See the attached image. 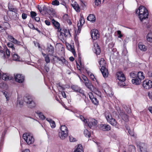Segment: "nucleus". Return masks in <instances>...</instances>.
<instances>
[{"label": "nucleus", "mask_w": 152, "mask_h": 152, "mask_svg": "<svg viewBox=\"0 0 152 152\" xmlns=\"http://www.w3.org/2000/svg\"><path fill=\"white\" fill-rule=\"evenodd\" d=\"M136 12L139 14V18L142 22L148 18V10L143 6H140L138 9L136 10Z\"/></svg>", "instance_id": "obj_1"}, {"label": "nucleus", "mask_w": 152, "mask_h": 152, "mask_svg": "<svg viewBox=\"0 0 152 152\" xmlns=\"http://www.w3.org/2000/svg\"><path fill=\"white\" fill-rule=\"evenodd\" d=\"M99 64L100 66L101 67L100 71L104 77H107L108 76V71L105 67L106 62L104 59L101 58L99 61Z\"/></svg>", "instance_id": "obj_2"}, {"label": "nucleus", "mask_w": 152, "mask_h": 152, "mask_svg": "<svg viewBox=\"0 0 152 152\" xmlns=\"http://www.w3.org/2000/svg\"><path fill=\"white\" fill-rule=\"evenodd\" d=\"M117 79L119 80L118 84L119 86L123 87L125 85V81L126 80V77L124 74L121 71H119L116 74Z\"/></svg>", "instance_id": "obj_3"}, {"label": "nucleus", "mask_w": 152, "mask_h": 152, "mask_svg": "<svg viewBox=\"0 0 152 152\" xmlns=\"http://www.w3.org/2000/svg\"><path fill=\"white\" fill-rule=\"evenodd\" d=\"M23 138L28 145L33 143L34 142V140L33 135L30 133L24 134L23 135Z\"/></svg>", "instance_id": "obj_4"}, {"label": "nucleus", "mask_w": 152, "mask_h": 152, "mask_svg": "<svg viewBox=\"0 0 152 152\" xmlns=\"http://www.w3.org/2000/svg\"><path fill=\"white\" fill-rule=\"evenodd\" d=\"M23 100L28 107L32 108L35 106V103L30 96H25L23 97Z\"/></svg>", "instance_id": "obj_5"}, {"label": "nucleus", "mask_w": 152, "mask_h": 152, "mask_svg": "<svg viewBox=\"0 0 152 152\" xmlns=\"http://www.w3.org/2000/svg\"><path fill=\"white\" fill-rule=\"evenodd\" d=\"M136 144L140 152H148L147 151V145L146 144L140 142H136Z\"/></svg>", "instance_id": "obj_6"}, {"label": "nucleus", "mask_w": 152, "mask_h": 152, "mask_svg": "<svg viewBox=\"0 0 152 152\" xmlns=\"http://www.w3.org/2000/svg\"><path fill=\"white\" fill-rule=\"evenodd\" d=\"M86 123L87 124L89 127L92 129L93 126L96 125L97 124V121L94 119L90 118L87 120H86Z\"/></svg>", "instance_id": "obj_7"}, {"label": "nucleus", "mask_w": 152, "mask_h": 152, "mask_svg": "<svg viewBox=\"0 0 152 152\" xmlns=\"http://www.w3.org/2000/svg\"><path fill=\"white\" fill-rule=\"evenodd\" d=\"M142 85L145 88L149 89L152 87V82L150 80H145L143 81Z\"/></svg>", "instance_id": "obj_8"}, {"label": "nucleus", "mask_w": 152, "mask_h": 152, "mask_svg": "<svg viewBox=\"0 0 152 152\" xmlns=\"http://www.w3.org/2000/svg\"><path fill=\"white\" fill-rule=\"evenodd\" d=\"M91 36L93 40H95L99 37L98 31L96 29H93L91 31Z\"/></svg>", "instance_id": "obj_9"}, {"label": "nucleus", "mask_w": 152, "mask_h": 152, "mask_svg": "<svg viewBox=\"0 0 152 152\" xmlns=\"http://www.w3.org/2000/svg\"><path fill=\"white\" fill-rule=\"evenodd\" d=\"M98 126L100 129L103 131H108L110 130L111 129L110 126L106 124H100Z\"/></svg>", "instance_id": "obj_10"}, {"label": "nucleus", "mask_w": 152, "mask_h": 152, "mask_svg": "<svg viewBox=\"0 0 152 152\" xmlns=\"http://www.w3.org/2000/svg\"><path fill=\"white\" fill-rule=\"evenodd\" d=\"M15 80L16 81L19 83H23L24 80V77L21 75L17 74L15 76Z\"/></svg>", "instance_id": "obj_11"}, {"label": "nucleus", "mask_w": 152, "mask_h": 152, "mask_svg": "<svg viewBox=\"0 0 152 152\" xmlns=\"http://www.w3.org/2000/svg\"><path fill=\"white\" fill-rule=\"evenodd\" d=\"M57 59L56 61L61 65H63L65 64H66L67 62L65 60V59L63 57L59 58L58 56L55 57Z\"/></svg>", "instance_id": "obj_12"}, {"label": "nucleus", "mask_w": 152, "mask_h": 152, "mask_svg": "<svg viewBox=\"0 0 152 152\" xmlns=\"http://www.w3.org/2000/svg\"><path fill=\"white\" fill-rule=\"evenodd\" d=\"M89 97L93 103L95 105H97L99 103V101L96 97L94 96L92 93H90L88 94Z\"/></svg>", "instance_id": "obj_13"}, {"label": "nucleus", "mask_w": 152, "mask_h": 152, "mask_svg": "<svg viewBox=\"0 0 152 152\" xmlns=\"http://www.w3.org/2000/svg\"><path fill=\"white\" fill-rule=\"evenodd\" d=\"M94 53L96 55H99L101 52V50L98 44L97 43H94Z\"/></svg>", "instance_id": "obj_14"}, {"label": "nucleus", "mask_w": 152, "mask_h": 152, "mask_svg": "<svg viewBox=\"0 0 152 152\" xmlns=\"http://www.w3.org/2000/svg\"><path fill=\"white\" fill-rule=\"evenodd\" d=\"M47 52L49 53V54L50 55H52L54 52V49L53 47L51 45H50L46 49Z\"/></svg>", "instance_id": "obj_15"}, {"label": "nucleus", "mask_w": 152, "mask_h": 152, "mask_svg": "<svg viewBox=\"0 0 152 152\" xmlns=\"http://www.w3.org/2000/svg\"><path fill=\"white\" fill-rule=\"evenodd\" d=\"M141 80L137 77L132 80V83L137 85H140L141 83Z\"/></svg>", "instance_id": "obj_16"}, {"label": "nucleus", "mask_w": 152, "mask_h": 152, "mask_svg": "<svg viewBox=\"0 0 152 152\" xmlns=\"http://www.w3.org/2000/svg\"><path fill=\"white\" fill-rule=\"evenodd\" d=\"M79 21L80 22V23H78L77 24V26L78 28V32H80L81 27L85 22V20L83 18H81L80 19V20Z\"/></svg>", "instance_id": "obj_17"}, {"label": "nucleus", "mask_w": 152, "mask_h": 152, "mask_svg": "<svg viewBox=\"0 0 152 152\" xmlns=\"http://www.w3.org/2000/svg\"><path fill=\"white\" fill-rule=\"evenodd\" d=\"M67 133L64 132H60L59 133V136L61 139H64L68 135Z\"/></svg>", "instance_id": "obj_18"}, {"label": "nucleus", "mask_w": 152, "mask_h": 152, "mask_svg": "<svg viewBox=\"0 0 152 152\" xmlns=\"http://www.w3.org/2000/svg\"><path fill=\"white\" fill-rule=\"evenodd\" d=\"M87 20L92 22H95L96 20L95 17L93 14H90L87 18Z\"/></svg>", "instance_id": "obj_19"}, {"label": "nucleus", "mask_w": 152, "mask_h": 152, "mask_svg": "<svg viewBox=\"0 0 152 152\" xmlns=\"http://www.w3.org/2000/svg\"><path fill=\"white\" fill-rule=\"evenodd\" d=\"M110 124L111 125H113V126H114L116 128H118V126L117 124V123L115 120L113 118L109 122Z\"/></svg>", "instance_id": "obj_20"}, {"label": "nucleus", "mask_w": 152, "mask_h": 152, "mask_svg": "<svg viewBox=\"0 0 152 152\" xmlns=\"http://www.w3.org/2000/svg\"><path fill=\"white\" fill-rule=\"evenodd\" d=\"M110 124L111 125H113V126H114L116 128H118V126L117 124V123L115 120L113 118L109 122Z\"/></svg>", "instance_id": "obj_21"}, {"label": "nucleus", "mask_w": 152, "mask_h": 152, "mask_svg": "<svg viewBox=\"0 0 152 152\" xmlns=\"http://www.w3.org/2000/svg\"><path fill=\"white\" fill-rule=\"evenodd\" d=\"M138 47L142 51H145L147 50L146 47L142 42H140L139 43Z\"/></svg>", "instance_id": "obj_22"}, {"label": "nucleus", "mask_w": 152, "mask_h": 152, "mask_svg": "<svg viewBox=\"0 0 152 152\" xmlns=\"http://www.w3.org/2000/svg\"><path fill=\"white\" fill-rule=\"evenodd\" d=\"M52 22L53 25L57 29L59 30L60 29V24L58 22L55 20L54 19L52 20Z\"/></svg>", "instance_id": "obj_23"}, {"label": "nucleus", "mask_w": 152, "mask_h": 152, "mask_svg": "<svg viewBox=\"0 0 152 152\" xmlns=\"http://www.w3.org/2000/svg\"><path fill=\"white\" fill-rule=\"evenodd\" d=\"M85 86L89 89H91L92 85L91 82L88 80L86 81L85 82Z\"/></svg>", "instance_id": "obj_24"}, {"label": "nucleus", "mask_w": 152, "mask_h": 152, "mask_svg": "<svg viewBox=\"0 0 152 152\" xmlns=\"http://www.w3.org/2000/svg\"><path fill=\"white\" fill-rule=\"evenodd\" d=\"M137 77L141 80L145 78L144 74L142 72H138L137 74Z\"/></svg>", "instance_id": "obj_25"}, {"label": "nucleus", "mask_w": 152, "mask_h": 152, "mask_svg": "<svg viewBox=\"0 0 152 152\" xmlns=\"http://www.w3.org/2000/svg\"><path fill=\"white\" fill-rule=\"evenodd\" d=\"M74 152H83V148L81 145H78L77 148Z\"/></svg>", "instance_id": "obj_26"}, {"label": "nucleus", "mask_w": 152, "mask_h": 152, "mask_svg": "<svg viewBox=\"0 0 152 152\" xmlns=\"http://www.w3.org/2000/svg\"><path fill=\"white\" fill-rule=\"evenodd\" d=\"M146 39L148 41L152 42V33H148L146 36Z\"/></svg>", "instance_id": "obj_27"}, {"label": "nucleus", "mask_w": 152, "mask_h": 152, "mask_svg": "<svg viewBox=\"0 0 152 152\" xmlns=\"http://www.w3.org/2000/svg\"><path fill=\"white\" fill-rule=\"evenodd\" d=\"M61 132H66V133H67V134H68V130L67 128L65 125H62L61 126Z\"/></svg>", "instance_id": "obj_28"}, {"label": "nucleus", "mask_w": 152, "mask_h": 152, "mask_svg": "<svg viewBox=\"0 0 152 152\" xmlns=\"http://www.w3.org/2000/svg\"><path fill=\"white\" fill-rule=\"evenodd\" d=\"M36 113L37 114L40 118L44 120L45 119V117L42 113L40 112L39 111H37L36 112Z\"/></svg>", "instance_id": "obj_29"}, {"label": "nucleus", "mask_w": 152, "mask_h": 152, "mask_svg": "<svg viewBox=\"0 0 152 152\" xmlns=\"http://www.w3.org/2000/svg\"><path fill=\"white\" fill-rule=\"evenodd\" d=\"M106 120L108 122H109L113 118L111 115L109 113L106 114L105 115Z\"/></svg>", "instance_id": "obj_30"}, {"label": "nucleus", "mask_w": 152, "mask_h": 152, "mask_svg": "<svg viewBox=\"0 0 152 152\" xmlns=\"http://www.w3.org/2000/svg\"><path fill=\"white\" fill-rule=\"evenodd\" d=\"M7 131V130L6 129H5L4 130V131L3 133L2 134V137H1V142H0V151L1 150V148H2V147L3 145V143L2 142H3V140L2 139L3 137L5 135V134L6 133V132Z\"/></svg>", "instance_id": "obj_31"}, {"label": "nucleus", "mask_w": 152, "mask_h": 152, "mask_svg": "<svg viewBox=\"0 0 152 152\" xmlns=\"http://www.w3.org/2000/svg\"><path fill=\"white\" fill-rule=\"evenodd\" d=\"M64 35L65 37H70L71 36V35L70 31L68 30L65 29L64 31Z\"/></svg>", "instance_id": "obj_32"}, {"label": "nucleus", "mask_w": 152, "mask_h": 152, "mask_svg": "<svg viewBox=\"0 0 152 152\" xmlns=\"http://www.w3.org/2000/svg\"><path fill=\"white\" fill-rule=\"evenodd\" d=\"M80 88L79 86L76 85H73L71 86V88L76 92L78 91Z\"/></svg>", "instance_id": "obj_33"}, {"label": "nucleus", "mask_w": 152, "mask_h": 152, "mask_svg": "<svg viewBox=\"0 0 152 152\" xmlns=\"http://www.w3.org/2000/svg\"><path fill=\"white\" fill-rule=\"evenodd\" d=\"M121 117L122 119L126 122H127L129 121L128 116L125 114H122Z\"/></svg>", "instance_id": "obj_34"}, {"label": "nucleus", "mask_w": 152, "mask_h": 152, "mask_svg": "<svg viewBox=\"0 0 152 152\" xmlns=\"http://www.w3.org/2000/svg\"><path fill=\"white\" fill-rule=\"evenodd\" d=\"M77 92H78L81 94V95L83 97H86V95L84 93V91L82 89L80 88L79 89Z\"/></svg>", "instance_id": "obj_35"}, {"label": "nucleus", "mask_w": 152, "mask_h": 152, "mask_svg": "<svg viewBox=\"0 0 152 152\" xmlns=\"http://www.w3.org/2000/svg\"><path fill=\"white\" fill-rule=\"evenodd\" d=\"M128 149L130 152H134L135 151V146L132 145H129V146Z\"/></svg>", "instance_id": "obj_36"}, {"label": "nucleus", "mask_w": 152, "mask_h": 152, "mask_svg": "<svg viewBox=\"0 0 152 152\" xmlns=\"http://www.w3.org/2000/svg\"><path fill=\"white\" fill-rule=\"evenodd\" d=\"M57 86L59 91L61 92V91H63L64 90V88L61 86L59 83L57 84Z\"/></svg>", "instance_id": "obj_37"}, {"label": "nucleus", "mask_w": 152, "mask_h": 152, "mask_svg": "<svg viewBox=\"0 0 152 152\" xmlns=\"http://www.w3.org/2000/svg\"><path fill=\"white\" fill-rule=\"evenodd\" d=\"M84 133L86 137H90L91 136V134L90 132L88 130L86 129H85L84 130Z\"/></svg>", "instance_id": "obj_38"}, {"label": "nucleus", "mask_w": 152, "mask_h": 152, "mask_svg": "<svg viewBox=\"0 0 152 152\" xmlns=\"http://www.w3.org/2000/svg\"><path fill=\"white\" fill-rule=\"evenodd\" d=\"M73 7L75 10L77 12H79L80 11V9L79 7V5L78 4H74Z\"/></svg>", "instance_id": "obj_39"}, {"label": "nucleus", "mask_w": 152, "mask_h": 152, "mask_svg": "<svg viewBox=\"0 0 152 152\" xmlns=\"http://www.w3.org/2000/svg\"><path fill=\"white\" fill-rule=\"evenodd\" d=\"M12 57L13 60L17 61H19V57L18 56V54H14L13 55H12Z\"/></svg>", "instance_id": "obj_40"}, {"label": "nucleus", "mask_w": 152, "mask_h": 152, "mask_svg": "<svg viewBox=\"0 0 152 152\" xmlns=\"http://www.w3.org/2000/svg\"><path fill=\"white\" fill-rule=\"evenodd\" d=\"M8 47L11 48L12 50H14L15 48L14 47L13 44L11 42H9L7 43V44Z\"/></svg>", "instance_id": "obj_41"}, {"label": "nucleus", "mask_w": 152, "mask_h": 152, "mask_svg": "<svg viewBox=\"0 0 152 152\" xmlns=\"http://www.w3.org/2000/svg\"><path fill=\"white\" fill-rule=\"evenodd\" d=\"M130 76L131 77L134 79L137 77V73L136 72H132L130 74Z\"/></svg>", "instance_id": "obj_42"}, {"label": "nucleus", "mask_w": 152, "mask_h": 152, "mask_svg": "<svg viewBox=\"0 0 152 152\" xmlns=\"http://www.w3.org/2000/svg\"><path fill=\"white\" fill-rule=\"evenodd\" d=\"M51 4L54 6H58L59 4V2L58 0H54L52 1Z\"/></svg>", "instance_id": "obj_43"}, {"label": "nucleus", "mask_w": 152, "mask_h": 152, "mask_svg": "<svg viewBox=\"0 0 152 152\" xmlns=\"http://www.w3.org/2000/svg\"><path fill=\"white\" fill-rule=\"evenodd\" d=\"M4 50L6 51V54L7 56V57L8 58L10 55V51L7 48V47L6 46H5V47L4 48Z\"/></svg>", "instance_id": "obj_44"}, {"label": "nucleus", "mask_w": 152, "mask_h": 152, "mask_svg": "<svg viewBox=\"0 0 152 152\" xmlns=\"http://www.w3.org/2000/svg\"><path fill=\"white\" fill-rule=\"evenodd\" d=\"M125 127L126 128V129L128 130V132L129 134L131 136H134V135L133 132L131 131L130 129L126 125L125 126Z\"/></svg>", "instance_id": "obj_45"}, {"label": "nucleus", "mask_w": 152, "mask_h": 152, "mask_svg": "<svg viewBox=\"0 0 152 152\" xmlns=\"http://www.w3.org/2000/svg\"><path fill=\"white\" fill-rule=\"evenodd\" d=\"M3 94L6 97V98L7 99V101L9 100L10 99L9 95L7 92L4 91L3 92Z\"/></svg>", "instance_id": "obj_46"}, {"label": "nucleus", "mask_w": 152, "mask_h": 152, "mask_svg": "<svg viewBox=\"0 0 152 152\" xmlns=\"http://www.w3.org/2000/svg\"><path fill=\"white\" fill-rule=\"evenodd\" d=\"M53 12V9L50 7H48L47 13L50 15L52 14Z\"/></svg>", "instance_id": "obj_47"}, {"label": "nucleus", "mask_w": 152, "mask_h": 152, "mask_svg": "<svg viewBox=\"0 0 152 152\" xmlns=\"http://www.w3.org/2000/svg\"><path fill=\"white\" fill-rule=\"evenodd\" d=\"M8 38L9 40L11 42H13L14 41V40L15 39V38H14V37L10 35H8Z\"/></svg>", "instance_id": "obj_48"}, {"label": "nucleus", "mask_w": 152, "mask_h": 152, "mask_svg": "<svg viewBox=\"0 0 152 152\" xmlns=\"http://www.w3.org/2000/svg\"><path fill=\"white\" fill-rule=\"evenodd\" d=\"M45 61L47 63H49L50 61V59L48 55H47L45 57Z\"/></svg>", "instance_id": "obj_49"}, {"label": "nucleus", "mask_w": 152, "mask_h": 152, "mask_svg": "<svg viewBox=\"0 0 152 152\" xmlns=\"http://www.w3.org/2000/svg\"><path fill=\"white\" fill-rule=\"evenodd\" d=\"M7 75L6 74H3L2 76V79L5 80H7Z\"/></svg>", "instance_id": "obj_50"}, {"label": "nucleus", "mask_w": 152, "mask_h": 152, "mask_svg": "<svg viewBox=\"0 0 152 152\" xmlns=\"http://www.w3.org/2000/svg\"><path fill=\"white\" fill-rule=\"evenodd\" d=\"M69 141L70 142H75L76 141V140L75 138H74L72 136H69Z\"/></svg>", "instance_id": "obj_51"}, {"label": "nucleus", "mask_w": 152, "mask_h": 152, "mask_svg": "<svg viewBox=\"0 0 152 152\" xmlns=\"http://www.w3.org/2000/svg\"><path fill=\"white\" fill-rule=\"evenodd\" d=\"M30 15L31 17L33 18L34 17L36 16L37 14L35 12L31 11L30 12Z\"/></svg>", "instance_id": "obj_52"}, {"label": "nucleus", "mask_w": 152, "mask_h": 152, "mask_svg": "<svg viewBox=\"0 0 152 152\" xmlns=\"http://www.w3.org/2000/svg\"><path fill=\"white\" fill-rule=\"evenodd\" d=\"M51 127L52 128H54L56 127L55 122L54 121H53L50 124Z\"/></svg>", "instance_id": "obj_53"}, {"label": "nucleus", "mask_w": 152, "mask_h": 152, "mask_svg": "<svg viewBox=\"0 0 152 152\" xmlns=\"http://www.w3.org/2000/svg\"><path fill=\"white\" fill-rule=\"evenodd\" d=\"M17 103L18 104H19L20 105L22 106L23 104V100L19 99V98H18V100L17 101Z\"/></svg>", "instance_id": "obj_54"}, {"label": "nucleus", "mask_w": 152, "mask_h": 152, "mask_svg": "<svg viewBox=\"0 0 152 152\" xmlns=\"http://www.w3.org/2000/svg\"><path fill=\"white\" fill-rule=\"evenodd\" d=\"M95 4L96 5L99 6L101 4L100 0H95Z\"/></svg>", "instance_id": "obj_55"}, {"label": "nucleus", "mask_w": 152, "mask_h": 152, "mask_svg": "<svg viewBox=\"0 0 152 152\" xmlns=\"http://www.w3.org/2000/svg\"><path fill=\"white\" fill-rule=\"evenodd\" d=\"M28 26L31 28L32 29H35V28L34 25L31 23H29L28 24Z\"/></svg>", "instance_id": "obj_56"}, {"label": "nucleus", "mask_w": 152, "mask_h": 152, "mask_svg": "<svg viewBox=\"0 0 152 152\" xmlns=\"http://www.w3.org/2000/svg\"><path fill=\"white\" fill-rule=\"evenodd\" d=\"M79 117L82 121H83L85 123H86V120H87L85 119L84 117L82 115H79Z\"/></svg>", "instance_id": "obj_57"}, {"label": "nucleus", "mask_w": 152, "mask_h": 152, "mask_svg": "<svg viewBox=\"0 0 152 152\" xmlns=\"http://www.w3.org/2000/svg\"><path fill=\"white\" fill-rule=\"evenodd\" d=\"M27 14H26L25 13H23L22 14V18L23 19H26L27 18Z\"/></svg>", "instance_id": "obj_58"}, {"label": "nucleus", "mask_w": 152, "mask_h": 152, "mask_svg": "<svg viewBox=\"0 0 152 152\" xmlns=\"http://www.w3.org/2000/svg\"><path fill=\"white\" fill-rule=\"evenodd\" d=\"M90 77L92 79V80L93 81H94V79H96L95 78L94 75L92 73H91L90 74Z\"/></svg>", "instance_id": "obj_59"}, {"label": "nucleus", "mask_w": 152, "mask_h": 152, "mask_svg": "<svg viewBox=\"0 0 152 152\" xmlns=\"http://www.w3.org/2000/svg\"><path fill=\"white\" fill-rule=\"evenodd\" d=\"M82 77L85 82L88 80L87 77L84 75H83L82 76Z\"/></svg>", "instance_id": "obj_60"}, {"label": "nucleus", "mask_w": 152, "mask_h": 152, "mask_svg": "<svg viewBox=\"0 0 152 152\" xmlns=\"http://www.w3.org/2000/svg\"><path fill=\"white\" fill-rule=\"evenodd\" d=\"M48 7H47L45 6L44 5L43 7V10L45 11V12H47V10H48Z\"/></svg>", "instance_id": "obj_61"}, {"label": "nucleus", "mask_w": 152, "mask_h": 152, "mask_svg": "<svg viewBox=\"0 0 152 152\" xmlns=\"http://www.w3.org/2000/svg\"><path fill=\"white\" fill-rule=\"evenodd\" d=\"M45 69L47 72H48L50 70L48 66H46V65H45Z\"/></svg>", "instance_id": "obj_62"}, {"label": "nucleus", "mask_w": 152, "mask_h": 152, "mask_svg": "<svg viewBox=\"0 0 152 152\" xmlns=\"http://www.w3.org/2000/svg\"><path fill=\"white\" fill-rule=\"evenodd\" d=\"M61 94L62 95V96L64 98H66V94L65 92L64 91H61Z\"/></svg>", "instance_id": "obj_63"}, {"label": "nucleus", "mask_w": 152, "mask_h": 152, "mask_svg": "<svg viewBox=\"0 0 152 152\" xmlns=\"http://www.w3.org/2000/svg\"><path fill=\"white\" fill-rule=\"evenodd\" d=\"M148 110L152 114V106L149 107L148 108Z\"/></svg>", "instance_id": "obj_64"}]
</instances>
